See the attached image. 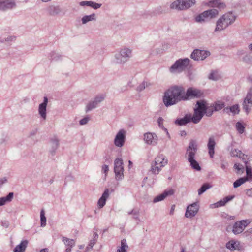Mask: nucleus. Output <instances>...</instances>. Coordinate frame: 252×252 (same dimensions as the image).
Returning <instances> with one entry per match:
<instances>
[{"label":"nucleus","instance_id":"obj_1","mask_svg":"<svg viewBox=\"0 0 252 252\" xmlns=\"http://www.w3.org/2000/svg\"><path fill=\"white\" fill-rule=\"evenodd\" d=\"M202 95V93L195 88H189L185 93L183 87L175 86L168 89L165 93L163 101L166 106H169L176 104L181 100L199 97Z\"/></svg>","mask_w":252,"mask_h":252},{"label":"nucleus","instance_id":"obj_2","mask_svg":"<svg viewBox=\"0 0 252 252\" xmlns=\"http://www.w3.org/2000/svg\"><path fill=\"white\" fill-rule=\"evenodd\" d=\"M197 107L194 109L193 115L190 114L186 115L184 118L176 120L175 124L182 126L189 122H192L194 124L198 123L203 117L204 105L202 102H199L197 103Z\"/></svg>","mask_w":252,"mask_h":252},{"label":"nucleus","instance_id":"obj_3","mask_svg":"<svg viewBox=\"0 0 252 252\" xmlns=\"http://www.w3.org/2000/svg\"><path fill=\"white\" fill-rule=\"evenodd\" d=\"M235 20V16L232 12L224 14L217 21L215 31H220L224 30L233 23Z\"/></svg>","mask_w":252,"mask_h":252},{"label":"nucleus","instance_id":"obj_4","mask_svg":"<svg viewBox=\"0 0 252 252\" xmlns=\"http://www.w3.org/2000/svg\"><path fill=\"white\" fill-rule=\"evenodd\" d=\"M194 0H178L173 2L170 7L177 10L188 9L195 4Z\"/></svg>","mask_w":252,"mask_h":252},{"label":"nucleus","instance_id":"obj_5","mask_svg":"<svg viewBox=\"0 0 252 252\" xmlns=\"http://www.w3.org/2000/svg\"><path fill=\"white\" fill-rule=\"evenodd\" d=\"M189 60L188 58L177 61L170 67L171 72H179L183 70L189 64Z\"/></svg>","mask_w":252,"mask_h":252},{"label":"nucleus","instance_id":"obj_6","mask_svg":"<svg viewBox=\"0 0 252 252\" xmlns=\"http://www.w3.org/2000/svg\"><path fill=\"white\" fill-rule=\"evenodd\" d=\"M123 161L121 158H117L114 161V172L117 180H122L124 177Z\"/></svg>","mask_w":252,"mask_h":252},{"label":"nucleus","instance_id":"obj_7","mask_svg":"<svg viewBox=\"0 0 252 252\" xmlns=\"http://www.w3.org/2000/svg\"><path fill=\"white\" fill-rule=\"evenodd\" d=\"M197 150V145L193 140H191L187 149L186 157L188 160L194 159Z\"/></svg>","mask_w":252,"mask_h":252},{"label":"nucleus","instance_id":"obj_8","mask_svg":"<svg viewBox=\"0 0 252 252\" xmlns=\"http://www.w3.org/2000/svg\"><path fill=\"white\" fill-rule=\"evenodd\" d=\"M250 222L249 220H242L235 222L233 226V233L237 234L241 233Z\"/></svg>","mask_w":252,"mask_h":252},{"label":"nucleus","instance_id":"obj_9","mask_svg":"<svg viewBox=\"0 0 252 252\" xmlns=\"http://www.w3.org/2000/svg\"><path fill=\"white\" fill-rule=\"evenodd\" d=\"M252 92L251 89L247 93L243 103V109L245 110L247 113H249L252 107Z\"/></svg>","mask_w":252,"mask_h":252},{"label":"nucleus","instance_id":"obj_10","mask_svg":"<svg viewBox=\"0 0 252 252\" xmlns=\"http://www.w3.org/2000/svg\"><path fill=\"white\" fill-rule=\"evenodd\" d=\"M199 210V206L197 203H193L187 207L185 213L186 218H192L197 214Z\"/></svg>","mask_w":252,"mask_h":252},{"label":"nucleus","instance_id":"obj_11","mask_svg":"<svg viewBox=\"0 0 252 252\" xmlns=\"http://www.w3.org/2000/svg\"><path fill=\"white\" fill-rule=\"evenodd\" d=\"M210 55V52L203 50H195L191 55L194 60H203Z\"/></svg>","mask_w":252,"mask_h":252},{"label":"nucleus","instance_id":"obj_12","mask_svg":"<svg viewBox=\"0 0 252 252\" xmlns=\"http://www.w3.org/2000/svg\"><path fill=\"white\" fill-rule=\"evenodd\" d=\"M125 131L121 129L117 134L114 140V143L116 146L121 147L124 145L125 140Z\"/></svg>","mask_w":252,"mask_h":252},{"label":"nucleus","instance_id":"obj_13","mask_svg":"<svg viewBox=\"0 0 252 252\" xmlns=\"http://www.w3.org/2000/svg\"><path fill=\"white\" fill-rule=\"evenodd\" d=\"M131 54V51L128 49H124L122 50L120 53L116 57L117 59L119 60L118 63H122L126 62L127 59L126 58H128Z\"/></svg>","mask_w":252,"mask_h":252},{"label":"nucleus","instance_id":"obj_14","mask_svg":"<svg viewBox=\"0 0 252 252\" xmlns=\"http://www.w3.org/2000/svg\"><path fill=\"white\" fill-rule=\"evenodd\" d=\"M174 193V190L171 189L164 191V192L157 196L153 200V202L156 203L164 200L166 197L172 195Z\"/></svg>","mask_w":252,"mask_h":252},{"label":"nucleus","instance_id":"obj_15","mask_svg":"<svg viewBox=\"0 0 252 252\" xmlns=\"http://www.w3.org/2000/svg\"><path fill=\"white\" fill-rule=\"evenodd\" d=\"M144 140L147 144L154 145L157 143V136L155 133H147L144 134Z\"/></svg>","mask_w":252,"mask_h":252},{"label":"nucleus","instance_id":"obj_16","mask_svg":"<svg viewBox=\"0 0 252 252\" xmlns=\"http://www.w3.org/2000/svg\"><path fill=\"white\" fill-rule=\"evenodd\" d=\"M48 103V98L44 97V102L40 104L39 106L38 111L41 117L45 119L46 117V107Z\"/></svg>","mask_w":252,"mask_h":252},{"label":"nucleus","instance_id":"obj_17","mask_svg":"<svg viewBox=\"0 0 252 252\" xmlns=\"http://www.w3.org/2000/svg\"><path fill=\"white\" fill-rule=\"evenodd\" d=\"M109 190L108 189H106L102 196L98 201L97 204L99 208H102L106 204V201L107 198L109 196Z\"/></svg>","mask_w":252,"mask_h":252},{"label":"nucleus","instance_id":"obj_18","mask_svg":"<svg viewBox=\"0 0 252 252\" xmlns=\"http://www.w3.org/2000/svg\"><path fill=\"white\" fill-rule=\"evenodd\" d=\"M167 161L168 160L165 158V156L163 155H160L155 158L154 163L161 169L162 167L167 164Z\"/></svg>","mask_w":252,"mask_h":252},{"label":"nucleus","instance_id":"obj_19","mask_svg":"<svg viewBox=\"0 0 252 252\" xmlns=\"http://www.w3.org/2000/svg\"><path fill=\"white\" fill-rule=\"evenodd\" d=\"M50 145L51 149L50 150V152L52 155H54L56 151L58 148L59 146V140L56 137H54L50 140Z\"/></svg>","mask_w":252,"mask_h":252},{"label":"nucleus","instance_id":"obj_20","mask_svg":"<svg viewBox=\"0 0 252 252\" xmlns=\"http://www.w3.org/2000/svg\"><path fill=\"white\" fill-rule=\"evenodd\" d=\"M216 145L215 139L213 136H211L209 138L208 143L207 144L208 148V153L211 158L213 157L214 154V148Z\"/></svg>","mask_w":252,"mask_h":252},{"label":"nucleus","instance_id":"obj_21","mask_svg":"<svg viewBox=\"0 0 252 252\" xmlns=\"http://www.w3.org/2000/svg\"><path fill=\"white\" fill-rule=\"evenodd\" d=\"M208 5L209 6L217 7L219 9H223L225 7L224 3L221 2L220 0H212L210 1Z\"/></svg>","mask_w":252,"mask_h":252},{"label":"nucleus","instance_id":"obj_22","mask_svg":"<svg viewBox=\"0 0 252 252\" xmlns=\"http://www.w3.org/2000/svg\"><path fill=\"white\" fill-rule=\"evenodd\" d=\"M234 197V195L227 196L224 197L223 199L215 203L214 205H215V207L223 206L225 205V204L226 203H227L229 201H231V200H232Z\"/></svg>","mask_w":252,"mask_h":252},{"label":"nucleus","instance_id":"obj_23","mask_svg":"<svg viewBox=\"0 0 252 252\" xmlns=\"http://www.w3.org/2000/svg\"><path fill=\"white\" fill-rule=\"evenodd\" d=\"M128 248L126 239H123L121 241V246L117 247L116 252H126Z\"/></svg>","mask_w":252,"mask_h":252},{"label":"nucleus","instance_id":"obj_24","mask_svg":"<svg viewBox=\"0 0 252 252\" xmlns=\"http://www.w3.org/2000/svg\"><path fill=\"white\" fill-rule=\"evenodd\" d=\"M13 196V193L10 192L6 196L0 198V206L4 205L7 202L11 201Z\"/></svg>","mask_w":252,"mask_h":252},{"label":"nucleus","instance_id":"obj_25","mask_svg":"<svg viewBox=\"0 0 252 252\" xmlns=\"http://www.w3.org/2000/svg\"><path fill=\"white\" fill-rule=\"evenodd\" d=\"M104 99V97L102 96L100 97H96L95 99V100L94 101H93L92 102H90L89 103L87 106V111H89L92 110V109L95 108L97 104V103L101 102L103 99Z\"/></svg>","mask_w":252,"mask_h":252},{"label":"nucleus","instance_id":"obj_26","mask_svg":"<svg viewBox=\"0 0 252 252\" xmlns=\"http://www.w3.org/2000/svg\"><path fill=\"white\" fill-rule=\"evenodd\" d=\"M28 244V241L24 240L14 249V252H23Z\"/></svg>","mask_w":252,"mask_h":252},{"label":"nucleus","instance_id":"obj_27","mask_svg":"<svg viewBox=\"0 0 252 252\" xmlns=\"http://www.w3.org/2000/svg\"><path fill=\"white\" fill-rule=\"evenodd\" d=\"M195 20L197 22H202L209 20L207 11H205L203 13L195 17Z\"/></svg>","mask_w":252,"mask_h":252},{"label":"nucleus","instance_id":"obj_28","mask_svg":"<svg viewBox=\"0 0 252 252\" xmlns=\"http://www.w3.org/2000/svg\"><path fill=\"white\" fill-rule=\"evenodd\" d=\"M199 102H202L204 105V110L203 111V115L204 114H206V115L208 116H210L212 115L213 111H214V109L213 108V106H211L210 107H206V102L204 101H197V103Z\"/></svg>","mask_w":252,"mask_h":252},{"label":"nucleus","instance_id":"obj_29","mask_svg":"<svg viewBox=\"0 0 252 252\" xmlns=\"http://www.w3.org/2000/svg\"><path fill=\"white\" fill-rule=\"evenodd\" d=\"M239 243L238 242H235L233 241H230L227 243L226 246V248L231 250H239Z\"/></svg>","mask_w":252,"mask_h":252},{"label":"nucleus","instance_id":"obj_30","mask_svg":"<svg viewBox=\"0 0 252 252\" xmlns=\"http://www.w3.org/2000/svg\"><path fill=\"white\" fill-rule=\"evenodd\" d=\"M62 241L64 242L66 247L72 248L75 244V241L74 239H69L64 236L62 237Z\"/></svg>","mask_w":252,"mask_h":252},{"label":"nucleus","instance_id":"obj_31","mask_svg":"<svg viewBox=\"0 0 252 252\" xmlns=\"http://www.w3.org/2000/svg\"><path fill=\"white\" fill-rule=\"evenodd\" d=\"M207 15H208V18L209 20L214 18L217 17L219 14V12L217 9H212L206 10Z\"/></svg>","mask_w":252,"mask_h":252},{"label":"nucleus","instance_id":"obj_32","mask_svg":"<svg viewBox=\"0 0 252 252\" xmlns=\"http://www.w3.org/2000/svg\"><path fill=\"white\" fill-rule=\"evenodd\" d=\"M188 161L190 163V166L193 169L197 171H200L201 170V167L199 166V163L195 159V158Z\"/></svg>","mask_w":252,"mask_h":252},{"label":"nucleus","instance_id":"obj_33","mask_svg":"<svg viewBox=\"0 0 252 252\" xmlns=\"http://www.w3.org/2000/svg\"><path fill=\"white\" fill-rule=\"evenodd\" d=\"M248 180L247 177L240 178L234 182L233 186L235 188H238Z\"/></svg>","mask_w":252,"mask_h":252},{"label":"nucleus","instance_id":"obj_34","mask_svg":"<svg viewBox=\"0 0 252 252\" xmlns=\"http://www.w3.org/2000/svg\"><path fill=\"white\" fill-rule=\"evenodd\" d=\"M128 215H132V218L136 220L140 221L139 219V210L138 209H132L131 211L128 212Z\"/></svg>","mask_w":252,"mask_h":252},{"label":"nucleus","instance_id":"obj_35","mask_svg":"<svg viewBox=\"0 0 252 252\" xmlns=\"http://www.w3.org/2000/svg\"><path fill=\"white\" fill-rule=\"evenodd\" d=\"M225 105L223 102L218 101L213 105L214 111H219L224 107Z\"/></svg>","mask_w":252,"mask_h":252},{"label":"nucleus","instance_id":"obj_36","mask_svg":"<svg viewBox=\"0 0 252 252\" xmlns=\"http://www.w3.org/2000/svg\"><path fill=\"white\" fill-rule=\"evenodd\" d=\"M211 187L208 183L204 184L201 188L198 190L199 195H201L204 193L207 189H210Z\"/></svg>","mask_w":252,"mask_h":252},{"label":"nucleus","instance_id":"obj_37","mask_svg":"<svg viewBox=\"0 0 252 252\" xmlns=\"http://www.w3.org/2000/svg\"><path fill=\"white\" fill-rule=\"evenodd\" d=\"M41 226L44 227L46 224V218L45 216V212L42 210L40 212Z\"/></svg>","mask_w":252,"mask_h":252},{"label":"nucleus","instance_id":"obj_38","mask_svg":"<svg viewBox=\"0 0 252 252\" xmlns=\"http://www.w3.org/2000/svg\"><path fill=\"white\" fill-rule=\"evenodd\" d=\"M161 168H160V167H159L157 164H155L154 162L152 164L151 171L154 174H158Z\"/></svg>","mask_w":252,"mask_h":252},{"label":"nucleus","instance_id":"obj_39","mask_svg":"<svg viewBox=\"0 0 252 252\" xmlns=\"http://www.w3.org/2000/svg\"><path fill=\"white\" fill-rule=\"evenodd\" d=\"M210 79L217 80L220 78V75L217 71H212L209 76Z\"/></svg>","mask_w":252,"mask_h":252},{"label":"nucleus","instance_id":"obj_40","mask_svg":"<svg viewBox=\"0 0 252 252\" xmlns=\"http://www.w3.org/2000/svg\"><path fill=\"white\" fill-rule=\"evenodd\" d=\"M95 18V15L92 14L89 16H85L82 18V22L83 23H86L87 22H89L90 21H91L92 20L94 19Z\"/></svg>","mask_w":252,"mask_h":252},{"label":"nucleus","instance_id":"obj_41","mask_svg":"<svg viewBox=\"0 0 252 252\" xmlns=\"http://www.w3.org/2000/svg\"><path fill=\"white\" fill-rule=\"evenodd\" d=\"M229 109H230V111L233 114H238L240 111L239 107L238 104H235V105L232 106L231 107H230L229 108Z\"/></svg>","mask_w":252,"mask_h":252},{"label":"nucleus","instance_id":"obj_42","mask_svg":"<svg viewBox=\"0 0 252 252\" xmlns=\"http://www.w3.org/2000/svg\"><path fill=\"white\" fill-rule=\"evenodd\" d=\"M234 167L235 169L237 170V173H243L244 172V168L242 165L240 164L236 163L234 164Z\"/></svg>","mask_w":252,"mask_h":252},{"label":"nucleus","instance_id":"obj_43","mask_svg":"<svg viewBox=\"0 0 252 252\" xmlns=\"http://www.w3.org/2000/svg\"><path fill=\"white\" fill-rule=\"evenodd\" d=\"M96 242V241H94L93 239L91 240L88 246L86 248L85 252H88L91 249H92Z\"/></svg>","mask_w":252,"mask_h":252},{"label":"nucleus","instance_id":"obj_44","mask_svg":"<svg viewBox=\"0 0 252 252\" xmlns=\"http://www.w3.org/2000/svg\"><path fill=\"white\" fill-rule=\"evenodd\" d=\"M101 5L100 4L96 3L91 1V5L90 6L94 8V9H96L100 8Z\"/></svg>","mask_w":252,"mask_h":252},{"label":"nucleus","instance_id":"obj_45","mask_svg":"<svg viewBox=\"0 0 252 252\" xmlns=\"http://www.w3.org/2000/svg\"><path fill=\"white\" fill-rule=\"evenodd\" d=\"M102 171L105 174V175H106L109 171L108 166L107 165H104L102 167Z\"/></svg>","mask_w":252,"mask_h":252},{"label":"nucleus","instance_id":"obj_46","mask_svg":"<svg viewBox=\"0 0 252 252\" xmlns=\"http://www.w3.org/2000/svg\"><path fill=\"white\" fill-rule=\"evenodd\" d=\"M88 120L89 119L88 118H84L82 119V120H81L80 121V124L81 125H84L86 124L88 121Z\"/></svg>","mask_w":252,"mask_h":252},{"label":"nucleus","instance_id":"obj_47","mask_svg":"<svg viewBox=\"0 0 252 252\" xmlns=\"http://www.w3.org/2000/svg\"><path fill=\"white\" fill-rule=\"evenodd\" d=\"M245 127H236L237 131L238 133L242 134L245 131Z\"/></svg>","mask_w":252,"mask_h":252},{"label":"nucleus","instance_id":"obj_48","mask_svg":"<svg viewBox=\"0 0 252 252\" xmlns=\"http://www.w3.org/2000/svg\"><path fill=\"white\" fill-rule=\"evenodd\" d=\"M91 1H82L80 3L81 6H90Z\"/></svg>","mask_w":252,"mask_h":252},{"label":"nucleus","instance_id":"obj_49","mask_svg":"<svg viewBox=\"0 0 252 252\" xmlns=\"http://www.w3.org/2000/svg\"><path fill=\"white\" fill-rule=\"evenodd\" d=\"M246 173H247V177H246L247 178H248V179L252 178V175L251 170V169H249L248 167L246 169Z\"/></svg>","mask_w":252,"mask_h":252},{"label":"nucleus","instance_id":"obj_50","mask_svg":"<svg viewBox=\"0 0 252 252\" xmlns=\"http://www.w3.org/2000/svg\"><path fill=\"white\" fill-rule=\"evenodd\" d=\"M246 193L248 196L252 197V189H247Z\"/></svg>","mask_w":252,"mask_h":252},{"label":"nucleus","instance_id":"obj_51","mask_svg":"<svg viewBox=\"0 0 252 252\" xmlns=\"http://www.w3.org/2000/svg\"><path fill=\"white\" fill-rule=\"evenodd\" d=\"M7 180L6 178L4 177L0 179V186H1L3 184L7 182Z\"/></svg>","mask_w":252,"mask_h":252},{"label":"nucleus","instance_id":"obj_52","mask_svg":"<svg viewBox=\"0 0 252 252\" xmlns=\"http://www.w3.org/2000/svg\"><path fill=\"white\" fill-rule=\"evenodd\" d=\"M163 119L161 117L158 118V123L159 126H161L163 124Z\"/></svg>","mask_w":252,"mask_h":252},{"label":"nucleus","instance_id":"obj_53","mask_svg":"<svg viewBox=\"0 0 252 252\" xmlns=\"http://www.w3.org/2000/svg\"><path fill=\"white\" fill-rule=\"evenodd\" d=\"M227 164L226 163H224V162H222L221 164V168L223 169V170H225L227 168Z\"/></svg>","mask_w":252,"mask_h":252},{"label":"nucleus","instance_id":"obj_54","mask_svg":"<svg viewBox=\"0 0 252 252\" xmlns=\"http://www.w3.org/2000/svg\"><path fill=\"white\" fill-rule=\"evenodd\" d=\"M98 234L96 232H94L93 234V240L94 241H97V239L98 238Z\"/></svg>","mask_w":252,"mask_h":252},{"label":"nucleus","instance_id":"obj_55","mask_svg":"<svg viewBox=\"0 0 252 252\" xmlns=\"http://www.w3.org/2000/svg\"><path fill=\"white\" fill-rule=\"evenodd\" d=\"M145 83L146 82H143L141 85L140 86V87L138 88V90L141 91L143 89H144L145 88Z\"/></svg>","mask_w":252,"mask_h":252},{"label":"nucleus","instance_id":"obj_56","mask_svg":"<svg viewBox=\"0 0 252 252\" xmlns=\"http://www.w3.org/2000/svg\"><path fill=\"white\" fill-rule=\"evenodd\" d=\"M175 205H173L171 206V210H170V214L171 215H172L173 214L174 211V210H175Z\"/></svg>","mask_w":252,"mask_h":252},{"label":"nucleus","instance_id":"obj_57","mask_svg":"<svg viewBox=\"0 0 252 252\" xmlns=\"http://www.w3.org/2000/svg\"><path fill=\"white\" fill-rule=\"evenodd\" d=\"M2 224L3 226H5V227H7L8 226V223L6 221H3L2 222Z\"/></svg>","mask_w":252,"mask_h":252},{"label":"nucleus","instance_id":"obj_58","mask_svg":"<svg viewBox=\"0 0 252 252\" xmlns=\"http://www.w3.org/2000/svg\"><path fill=\"white\" fill-rule=\"evenodd\" d=\"M14 5V4L13 2H10V3L7 4V8H12Z\"/></svg>","mask_w":252,"mask_h":252},{"label":"nucleus","instance_id":"obj_59","mask_svg":"<svg viewBox=\"0 0 252 252\" xmlns=\"http://www.w3.org/2000/svg\"><path fill=\"white\" fill-rule=\"evenodd\" d=\"M72 248L67 247V248L65 250L66 252H71Z\"/></svg>","mask_w":252,"mask_h":252},{"label":"nucleus","instance_id":"obj_60","mask_svg":"<svg viewBox=\"0 0 252 252\" xmlns=\"http://www.w3.org/2000/svg\"><path fill=\"white\" fill-rule=\"evenodd\" d=\"M48 251V249L47 248L42 249L40 250V252H47Z\"/></svg>","mask_w":252,"mask_h":252},{"label":"nucleus","instance_id":"obj_61","mask_svg":"<svg viewBox=\"0 0 252 252\" xmlns=\"http://www.w3.org/2000/svg\"><path fill=\"white\" fill-rule=\"evenodd\" d=\"M236 126H243V125H242V124L241 122H238L237 123V124L236 125Z\"/></svg>","mask_w":252,"mask_h":252},{"label":"nucleus","instance_id":"obj_62","mask_svg":"<svg viewBox=\"0 0 252 252\" xmlns=\"http://www.w3.org/2000/svg\"><path fill=\"white\" fill-rule=\"evenodd\" d=\"M181 135L182 136H185V135H186V132H185V131H181Z\"/></svg>","mask_w":252,"mask_h":252},{"label":"nucleus","instance_id":"obj_63","mask_svg":"<svg viewBox=\"0 0 252 252\" xmlns=\"http://www.w3.org/2000/svg\"><path fill=\"white\" fill-rule=\"evenodd\" d=\"M250 49L252 51V43L249 45Z\"/></svg>","mask_w":252,"mask_h":252},{"label":"nucleus","instance_id":"obj_64","mask_svg":"<svg viewBox=\"0 0 252 252\" xmlns=\"http://www.w3.org/2000/svg\"><path fill=\"white\" fill-rule=\"evenodd\" d=\"M248 232L250 233H252V228L249 229Z\"/></svg>","mask_w":252,"mask_h":252}]
</instances>
